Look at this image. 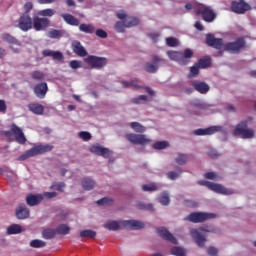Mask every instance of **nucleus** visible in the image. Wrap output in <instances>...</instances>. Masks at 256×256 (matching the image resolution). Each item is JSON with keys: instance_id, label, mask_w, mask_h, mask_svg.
I'll use <instances>...</instances> for the list:
<instances>
[{"instance_id": "1", "label": "nucleus", "mask_w": 256, "mask_h": 256, "mask_svg": "<svg viewBox=\"0 0 256 256\" xmlns=\"http://www.w3.org/2000/svg\"><path fill=\"white\" fill-rule=\"evenodd\" d=\"M121 227L130 231H139V229H145V223L138 220H125L120 222L108 221L104 224V228L108 229V231H119Z\"/></svg>"}, {"instance_id": "2", "label": "nucleus", "mask_w": 256, "mask_h": 256, "mask_svg": "<svg viewBox=\"0 0 256 256\" xmlns=\"http://www.w3.org/2000/svg\"><path fill=\"white\" fill-rule=\"evenodd\" d=\"M167 55L171 61H176L179 65H189L194 53L190 48H186L184 52L167 51Z\"/></svg>"}, {"instance_id": "3", "label": "nucleus", "mask_w": 256, "mask_h": 256, "mask_svg": "<svg viewBox=\"0 0 256 256\" xmlns=\"http://www.w3.org/2000/svg\"><path fill=\"white\" fill-rule=\"evenodd\" d=\"M49 151H53V145L45 144V145H35L30 150H27L25 153L21 154L17 161H27V159L31 157H35L37 155H43V153H49Z\"/></svg>"}, {"instance_id": "4", "label": "nucleus", "mask_w": 256, "mask_h": 256, "mask_svg": "<svg viewBox=\"0 0 256 256\" xmlns=\"http://www.w3.org/2000/svg\"><path fill=\"white\" fill-rule=\"evenodd\" d=\"M205 233H211V230L203 227L190 230V235L198 247H205V243H207V234Z\"/></svg>"}, {"instance_id": "5", "label": "nucleus", "mask_w": 256, "mask_h": 256, "mask_svg": "<svg viewBox=\"0 0 256 256\" xmlns=\"http://www.w3.org/2000/svg\"><path fill=\"white\" fill-rule=\"evenodd\" d=\"M216 215L214 213L205 212H192L184 218V221H189L190 223H203L207 219H215Z\"/></svg>"}, {"instance_id": "6", "label": "nucleus", "mask_w": 256, "mask_h": 256, "mask_svg": "<svg viewBox=\"0 0 256 256\" xmlns=\"http://www.w3.org/2000/svg\"><path fill=\"white\" fill-rule=\"evenodd\" d=\"M51 25L49 18L41 17L37 13L32 17V28L36 31H47Z\"/></svg>"}, {"instance_id": "7", "label": "nucleus", "mask_w": 256, "mask_h": 256, "mask_svg": "<svg viewBox=\"0 0 256 256\" xmlns=\"http://www.w3.org/2000/svg\"><path fill=\"white\" fill-rule=\"evenodd\" d=\"M245 45H246L245 38L240 37V38H237L234 42L226 43L224 45V51H228V53L238 55V53H241V49H243Z\"/></svg>"}, {"instance_id": "8", "label": "nucleus", "mask_w": 256, "mask_h": 256, "mask_svg": "<svg viewBox=\"0 0 256 256\" xmlns=\"http://www.w3.org/2000/svg\"><path fill=\"white\" fill-rule=\"evenodd\" d=\"M196 15H202L203 21L206 23H213L214 19H217V14L207 6H200L195 10Z\"/></svg>"}, {"instance_id": "9", "label": "nucleus", "mask_w": 256, "mask_h": 256, "mask_svg": "<svg viewBox=\"0 0 256 256\" xmlns=\"http://www.w3.org/2000/svg\"><path fill=\"white\" fill-rule=\"evenodd\" d=\"M234 135H241L243 139H253L255 137V131L253 129H247V121H243L236 126Z\"/></svg>"}, {"instance_id": "10", "label": "nucleus", "mask_w": 256, "mask_h": 256, "mask_svg": "<svg viewBox=\"0 0 256 256\" xmlns=\"http://www.w3.org/2000/svg\"><path fill=\"white\" fill-rule=\"evenodd\" d=\"M199 185H204L210 191H214V193H221L222 195H233V191L225 188L223 185L215 184L209 181H199Z\"/></svg>"}, {"instance_id": "11", "label": "nucleus", "mask_w": 256, "mask_h": 256, "mask_svg": "<svg viewBox=\"0 0 256 256\" xmlns=\"http://www.w3.org/2000/svg\"><path fill=\"white\" fill-rule=\"evenodd\" d=\"M85 63L90 65L92 69H103L105 65H107V58L105 57H99L95 55H89L85 59Z\"/></svg>"}, {"instance_id": "12", "label": "nucleus", "mask_w": 256, "mask_h": 256, "mask_svg": "<svg viewBox=\"0 0 256 256\" xmlns=\"http://www.w3.org/2000/svg\"><path fill=\"white\" fill-rule=\"evenodd\" d=\"M127 141L133 143V145H149L151 143V139L144 134H133L129 133L125 135Z\"/></svg>"}, {"instance_id": "13", "label": "nucleus", "mask_w": 256, "mask_h": 256, "mask_svg": "<svg viewBox=\"0 0 256 256\" xmlns=\"http://www.w3.org/2000/svg\"><path fill=\"white\" fill-rule=\"evenodd\" d=\"M11 133H13V135L15 136V140L19 143V145H25V143H27L25 133H23V130L19 126H17V124H13L11 126V131L5 132L6 137H9Z\"/></svg>"}, {"instance_id": "14", "label": "nucleus", "mask_w": 256, "mask_h": 256, "mask_svg": "<svg viewBox=\"0 0 256 256\" xmlns=\"http://www.w3.org/2000/svg\"><path fill=\"white\" fill-rule=\"evenodd\" d=\"M231 9L233 13H237L238 15H243L247 13V11H251V5L245 2V0L232 1Z\"/></svg>"}, {"instance_id": "15", "label": "nucleus", "mask_w": 256, "mask_h": 256, "mask_svg": "<svg viewBox=\"0 0 256 256\" xmlns=\"http://www.w3.org/2000/svg\"><path fill=\"white\" fill-rule=\"evenodd\" d=\"M18 27L21 31H30L33 29V18L29 14L23 13L19 18Z\"/></svg>"}, {"instance_id": "16", "label": "nucleus", "mask_w": 256, "mask_h": 256, "mask_svg": "<svg viewBox=\"0 0 256 256\" xmlns=\"http://www.w3.org/2000/svg\"><path fill=\"white\" fill-rule=\"evenodd\" d=\"M90 153L94 155H98V157H104V159H109L111 157L112 152L109 148L102 147L99 144H94L89 147Z\"/></svg>"}, {"instance_id": "17", "label": "nucleus", "mask_w": 256, "mask_h": 256, "mask_svg": "<svg viewBox=\"0 0 256 256\" xmlns=\"http://www.w3.org/2000/svg\"><path fill=\"white\" fill-rule=\"evenodd\" d=\"M153 63L148 62L145 64V69L147 73H157V70L159 69V66H157V63H165V59L159 58L157 55L152 56Z\"/></svg>"}, {"instance_id": "18", "label": "nucleus", "mask_w": 256, "mask_h": 256, "mask_svg": "<svg viewBox=\"0 0 256 256\" xmlns=\"http://www.w3.org/2000/svg\"><path fill=\"white\" fill-rule=\"evenodd\" d=\"M47 91H49V86H47L46 82H41L34 86V94L38 99H45Z\"/></svg>"}, {"instance_id": "19", "label": "nucleus", "mask_w": 256, "mask_h": 256, "mask_svg": "<svg viewBox=\"0 0 256 256\" xmlns=\"http://www.w3.org/2000/svg\"><path fill=\"white\" fill-rule=\"evenodd\" d=\"M206 45L208 47H213L214 49H222L223 48V39L215 38L213 34H208L206 36Z\"/></svg>"}, {"instance_id": "20", "label": "nucleus", "mask_w": 256, "mask_h": 256, "mask_svg": "<svg viewBox=\"0 0 256 256\" xmlns=\"http://www.w3.org/2000/svg\"><path fill=\"white\" fill-rule=\"evenodd\" d=\"M157 233L162 237V239H165V241H169L170 243H173V245H177L178 241L169 230H167L165 227L157 228Z\"/></svg>"}, {"instance_id": "21", "label": "nucleus", "mask_w": 256, "mask_h": 256, "mask_svg": "<svg viewBox=\"0 0 256 256\" xmlns=\"http://www.w3.org/2000/svg\"><path fill=\"white\" fill-rule=\"evenodd\" d=\"M71 49L78 57H87V50L78 40H74L71 43Z\"/></svg>"}, {"instance_id": "22", "label": "nucleus", "mask_w": 256, "mask_h": 256, "mask_svg": "<svg viewBox=\"0 0 256 256\" xmlns=\"http://www.w3.org/2000/svg\"><path fill=\"white\" fill-rule=\"evenodd\" d=\"M221 129H222L221 126H212L205 129L199 128L194 131V135H197V136L213 135L218 131H221Z\"/></svg>"}, {"instance_id": "23", "label": "nucleus", "mask_w": 256, "mask_h": 256, "mask_svg": "<svg viewBox=\"0 0 256 256\" xmlns=\"http://www.w3.org/2000/svg\"><path fill=\"white\" fill-rule=\"evenodd\" d=\"M192 87L197 91L198 93H201V95H207L209 93V90L211 87L206 82H199V81H193Z\"/></svg>"}, {"instance_id": "24", "label": "nucleus", "mask_w": 256, "mask_h": 256, "mask_svg": "<svg viewBox=\"0 0 256 256\" xmlns=\"http://www.w3.org/2000/svg\"><path fill=\"white\" fill-rule=\"evenodd\" d=\"M30 215L29 208L25 204H20L16 209V217L17 219H28Z\"/></svg>"}, {"instance_id": "25", "label": "nucleus", "mask_w": 256, "mask_h": 256, "mask_svg": "<svg viewBox=\"0 0 256 256\" xmlns=\"http://www.w3.org/2000/svg\"><path fill=\"white\" fill-rule=\"evenodd\" d=\"M41 201H43V196L41 194L39 195L28 194L26 196V203L30 207H35V205H39Z\"/></svg>"}, {"instance_id": "26", "label": "nucleus", "mask_w": 256, "mask_h": 256, "mask_svg": "<svg viewBox=\"0 0 256 256\" xmlns=\"http://www.w3.org/2000/svg\"><path fill=\"white\" fill-rule=\"evenodd\" d=\"M42 55L44 57H52L54 61H63V53H61L60 51L46 49L42 51Z\"/></svg>"}, {"instance_id": "27", "label": "nucleus", "mask_w": 256, "mask_h": 256, "mask_svg": "<svg viewBox=\"0 0 256 256\" xmlns=\"http://www.w3.org/2000/svg\"><path fill=\"white\" fill-rule=\"evenodd\" d=\"M29 111L34 113V115H43L45 112V107L39 103H31L28 105Z\"/></svg>"}, {"instance_id": "28", "label": "nucleus", "mask_w": 256, "mask_h": 256, "mask_svg": "<svg viewBox=\"0 0 256 256\" xmlns=\"http://www.w3.org/2000/svg\"><path fill=\"white\" fill-rule=\"evenodd\" d=\"M61 17L68 25H72L73 27H79V19L75 18V16L71 14H61Z\"/></svg>"}, {"instance_id": "29", "label": "nucleus", "mask_w": 256, "mask_h": 256, "mask_svg": "<svg viewBox=\"0 0 256 256\" xmlns=\"http://www.w3.org/2000/svg\"><path fill=\"white\" fill-rule=\"evenodd\" d=\"M82 187L85 191H91L95 187V180L90 177H86L82 180Z\"/></svg>"}, {"instance_id": "30", "label": "nucleus", "mask_w": 256, "mask_h": 256, "mask_svg": "<svg viewBox=\"0 0 256 256\" xmlns=\"http://www.w3.org/2000/svg\"><path fill=\"white\" fill-rule=\"evenodd\" d=\"M79 30L82 33H88L91 35V34L95 33V26H93V24H80Z\"/></svg>"}, {"instance_id": "31", "label": "nucleus", "mask_w": 256, "mask_h": 256, "mask_svg": "<svg viewBox=\"0 0 256 256\" xmlns=\"http://www.w3.org/2000/svg\"><path fill=\"white\" fill-rule=\"evenodd\" d=\"M196 64L200 66V69H207V67L211 66V57L205 56L200 58Z\"/></svg>"}, {"instance_id": "32", "label": "nucleus", "mask_w": 256, "mask_h": 256, "mask_svg": "<svg viewBox=\"0 0 256 256\" xmlns=\"http://www.w3.org/2000/svg\"><path fill=\"white\" fill-rule=\"evenodd\" d=\"M21 231H23V229L19 224H13L7 228L8 235H18Z\"/></svg>"}, {"instance_id": "33", "label": "nucleus", "mask_w": 256, "mask_h": 256, "mask_svg": "<svg viewBox=\"0 0 256 256\" xmlns=\"http://www.w3.org/2000/svg\"><path fill=\"white\" fill-rule=\"evenodd\" d=\"M130 127L136 132V133H145V131H147V128H145V126H143L141 123L139 122H131L130 123Z\"/></svg>"}, {"instance_id": "34", "label": "nucleus", "mask_w": 256, "mask_h": 256, "mask_svg": "<svg viewBox=\"0 0 256 256\" xmlns=\"http://www.w3.org/2000/svg\"><path fill=\"white\" fill-rule=\"evenodd\" d=\"M70 231L71 228H69V226L66 224H61L56 228V233H58V235H69Z\"/></svg>"}, {"instance_id": "35", "label": "nucleus", "mask_w": 256, "mask_h": 256, "mask_svg": "<svg viewBox=\"0 0 256 256\" xmlns=\"http://www.w3.org/2000/svg\"><path fill=\"white\" fill-rule=\"evenodd\" d=\"M171 254L175 256H187V252L185 251V248L175 246L171 249Z\"/></svg>"}, {"instance_id": "36", "label": "nucleus", "mask_w": 256, "mask_h": 256, "mask_svg": "<svg viewBox=\"0 0 256 256\" xmlns=\"http://www.w3.org/2000/svg\"><path fill=\"white\" fill-rule=\"evenodd\" d=\"M80 237L93 239V238L97 237V232H95L93 230H82L80 232Z\"/></svg>"}, {"instance_id": "37", "label": "nucleus", "mask_w": 256, "mask_h": 256, "mask_svg": "<svg viewBox=\"0 0 256 256\" xmlns=\"http://www.w3.org/2000/svg\"><path fill=\"white\" fill-rule=\"evenodd\" d=\"M37 14L40 16V17H53V15H55V11L51 8H46L44 10H40L37 12Z\"/></svg>"}, {"instance_id": "38", "label": "nucleus", "mask_w": 256, "mask_h": 256, "mask_svg": "<svg viewBox=\"0 0 256 256\" xmlns=\"http://www.w3.org/2000/svg\"><path fill=\"white\" fill-rule=\"evenodd\" d=\"M47 245V242L39 239L32 240L30 242V247H33L34 249H41L42 247H45Z\"/></svg>"}, {"instance_id": "39", "label": "nucleus", "mask_w": 256, "mask_h": 256, "mask_svg": "<svg viewBox=\"0 0 256 256\" xmlns=\"http://www.w3.org/2000/svg\"><path fill=\"white\" fill-rule=\"evenodd\" d=\"M3 41H6L7 43H11L12 45H19V40H17L15 37L11 36L10 34H3L2 35Z\"/></svg>"}, {"instance_id": "40", "label": "nucleus", "mask_w": 256, "mask_h": 256, "mask_svg": "<svg viewBox=\"0 0 256 256\" xmlns=\"http://www.w3.org/2000/svg\"><path fill=\"white\" fill-rule=\"evenodd\" d=\"M124 22L126 23V27H136V25H139V19L135 17H128Z\"/></svg>"}, {"instance_id": "41", "label": "nucleus", "mask_w": 256, "mask_h": 256, "mask_svg": "<svg viewBox=\"0 0 256 256\" xmlns=\"http://www.w3.org/2000/svg\"><path fill=\"white\" fill-rule=\"evenodd\" d=\"M57 233L53 229H46L42 232V236L44 239H54Z\"/></svg>"}, {"instance_id": "42", "label": "nucleus", "mask_w": 256, "mask_h": 256, "mask_svg": "<svg viewBox=\"0 0 256 256\" xmlns=\"http://www.w3.org/2000/svg\"><path fill=\"white\" fill-rule=\"evenodd\" d=\"M114 29L117 33H125V29H127L126 22H116Z\"/></svg>"}, {"instance_id": "43", "label": "nucleus", "mask_w": 256, "mask_h": 256, "mask_svg": "<svg viewBox=\"0 0 256 256\" xmlns=\"http://www.w3.org/2000/svg\"><path fill=\"white\" fill-rule=\"evenodd\" d=\"M169 147V142L167 141H158L153 144V149L161 150L167 149Z\"/></svg>"}, {"instance_id": "44", "label": "nucleus", "mask_w": 256, "mask_h": 256, "mask_svg": "<svg viewBox=\"0 0 256 256\" xmlns=\"http://www.w3.org/2000/svg\"><path fill=\"white\" fill-rule=\"evenodd\" d=\"M48 37H50V39H59V37H63V33L60 30H50L48 32Z\"/></svg>"}, {"instance_id": "45", "label": "nucleus", "mask_w": 256, "mask_h": 256, "mask_svg": "<svg viewBox=\"0 0 256 256\" xmlns=\"http://www.w3.org/2000/svg\"><path fill=\"white\" fill-rule=\"evenodd\" d=\"M31 77L35 81H43V79H45V74L41 71L36 70V71L31 73Z\"/></svg>"}, {"instance_id": "46", "label": "nucleus", "mask_w": 256, "mask_h": 256, "mask_svg": "<svg viewBox=\"0 0 256 256\" xmlns=\"http://www.w3.org/2000/svg\"><path fill=\"white\" fill-rule=\"evenodd\" d=\"M96 203H97V205H100V206L113 205V199L104 197V198L98 200Z\"/></svg>"}, {"instance_id": "47", "label": "nucleus", "mask_w": 256, "mask_h": 256, "mask_svg": "<svg viewBox=\"0 0 256 256\" xmlns=\"http://www.w3.org/2000/svg\"><path fill=\"white\" fill-rule=\"evenodd\" d=\"M143 191H157V189H159V186H157V184L155 183H151V184H145L142 186Z\"/></svg>"}, {"instance_id": "48", "label": "nucleus", "mask_w": 256, "mask_h": 256, "mask_svg": "<svg viewBox=\"0 0 256 256\" xmlns=\"http://www.w3.org/2000/svg\"><path fill=\"white\" fill-rule=\"evenodd\" d=\"M166 45L168 47H177V45H179V42L177 41V38L168 37L166 38Z\"/></svg>"}, {"instance_id": "49", "label": "nucleus", "mask_w": 256, "mask_h": 256, "mask_svg": "<svg viewBox=\"0 0 256 256\" xmlns=\"http://www.w3.org/2000/svg\"><path fill=\"white\" fill-rule=\"evenodd\" d=\"M159 202L161 203V205H169V203H171L169 195L167 193H163L159 198Z\"/></svg>"}, {"instance_id": "50", "label": "nucleus", "mask_w": 256, "mask_h": 256, "mask_svg": "<svg viewBox=\"0 0 256 256\" xmlns=\"http://www.w3.org/2000/svg\"><path fill=\"white\" fill-rule=\"evenodd\" d=\"M176 163L178 165H185V163H187V155L179 154L178 157L176 158Z\"/></svg>"}, {"instance_id": "51", "label": "nucleus", "mask_w": 256, "mask_h": 256, "mask_svg": "<svg viewBox=\"0 0 256 256\" xmlns=\"http://www.w3.org/2000/svg\"><path fill=\"white\" fill-rule=\"evenodd\" d=\"M199 69L201 67L196 63L192 67H190V75L191 77H197V74L199 73Z\"/></svg>"}, {"instance_id": "52", "label": "nucleus", "mask_w": 256, "mask_h": 256, "mask_svg": "<svg viewBox=\"0 0 256 256\" xmlns=\"http://www.w3.org/2000/svg\"><path fill=\"white\" fill-rule=\"evenodd\" d=\"M79 137L82 141H89L91 139V133L87 131L79 132Z\"/></svg>"}, {"instance_id": "53", "label": "nucleus", "mask_w": 256, "mask_h": 256, "mask_svg": "<svg viewBox=\"0 0 256 256\" xmlns=\"http://www.w3.org/2000/svg\"><path fill=\"white\" fill-rule=\"evenodd\" d=\"M141 101H147V95H140L137 98H133L131 100V103H134L135 105H139Z\"/></svg>"}, {"instance_id": "54", "label": "nucleus", "mask_w": 256, "mask_h": 256, "mask_svg": "<svg viewBox=\"0 0 256 256\" xmlns=\"http://www.w3.org/2000/svg\"><path fill=\"white\" fill-rule=\"evenodd\" d=\"M94 33L96 37H99L100 39H107V33L103 29H97Z\"/></svg>"}, {"instance_id": "55", "label": "nucleus", "mask_w": 256, "mask_h": 256, "mask_svg": "<svg viewBox=\"0 0 256 256\" xmlns=\"http://www.w3.org/2000/svg\"><path fill=\"white\" fill-rule=\"evenodd\" d=\"M123 87L127 89V87H134L135 89H139V85L135 84V81L127 82V81H122L121 82Z\"/></svg>"}, {"instance_id": "56", "label": "nucleus", "mask_w": 256, "mask_h": 256, "mask_svg": "<svg viewBox=\"0 0 256 256\" xmlns=\"http://www.w3.org/2000/svg\"><path fill=\"white\" fill-rule=\"evenodd\" d=\"M148 36L154 43H157V41H159V37H161V34H159V32H152L148 34Z\"/></svg>"}, {"instance_id": "57", "label": "nucleus", "mask_w": 256, "mask_h": 256, "mask_svg": "<svg viewBox=\"0 0 256 256\" xmlns=\"http://www.w3.org/2000/svg\"><path fill=\"white\" fill-rule=\"evenodd\" d=\"M70 67L71 69H81V61L79 60H72L70 61Z\"/></svg>"}, {"instance_id": "58", "label": "nucleus", "mask_w": 256, "mask_h": 256, "mask_svg": "<svg viewBox=\"0 0 256 256\" xmlns=\"http://www.w3.org/2000/svg\"><path fill=\"white\" fill-rule=\"evenodd\" d=\"M41 196L43 199H53V197H57V192H44Z\"/></svg>"}, {"instance_id": "59", "label": "nucleus", "mask_w": 256, "mask_h": 256, "mask_svg": "<svg viewBox=\"0 0 256 256\" xmlns=\"http://www.w3.org/2000/svg\"><path fill=\"white\" fill-rule=\"evenodd\" d=\"M52 189H56V191L62 192L63 189H65V183H63V182L55 183L52 185Z\"/></svg>"}, {"instance_id": "60", "label": "nucleus", "mask_w": 256, "mask_h": 256, "mask_svg": "<svg viewBox=\"0 0 256 256\" xmlns=\"http://www.w3.org/2000/svg\"><path fill=\"white\" fill-rule=\"evenodd\" d=\"M168 179H170L171 181H175V179H177L179 177V173L175 172V171H170L167 174Z\"/></svg>"}, {"instance_id": "61", "label": "nucleus", "mask_w": 256, "mask_h": 256, "mask_svg": "<svg viewBox=\"0 0 256 256\" xmlns=\"http://www.w3.org/2000/svg\"><path fill=\"white\" fill-rule=\"evenodd\" d=\"M137 207L138 209H148L149 211H153V205L151 204L145 205L143 203H138Z\"/></svg>"}, {"instance_id": "62", "label": "nucleus", "mask_w": 256, "mask_h": 256, "mask_svg": "<svg viewBox=\"0 0 256 256\" xmlns=\"http://www.w3.org/2000/svg\"><path fill=\"white\" fill-rule=\"evenodd\" d=\"M207 253L210 256H215V255H217L219 253V250H217V248H215V247H209L207 249Z\"/></svg>"}, {"instance_id": "63", "label": "nucleus", "mask_w": 256, "mask_h": 256, "mask_svg": "<svg viewBox=\"0 0 256 256\" xmlns=\"http://www.w3.org/2000/svg\"><path fill=\"white\" fill-rule=\"evenodd\" d=\"M7 111V103L5 100L0 99V113H5Z\"/></svg>"}, {"instance_id": "64", "label": "nucleus", "mask_w": 256, "mask_h": 256, "mask_svg": "<svg viewBox=\"0 0 256 256\" xmlns=\"http://www.w3.org/2000/svg\"><path fill=\"white\" fill-rule=\"evenodd\" d=\"M24 9H25L24 13H27V15H29V12L31 11V9H33V3L26 2V4L24 5Z\"/></svg>"}]
</instances>
